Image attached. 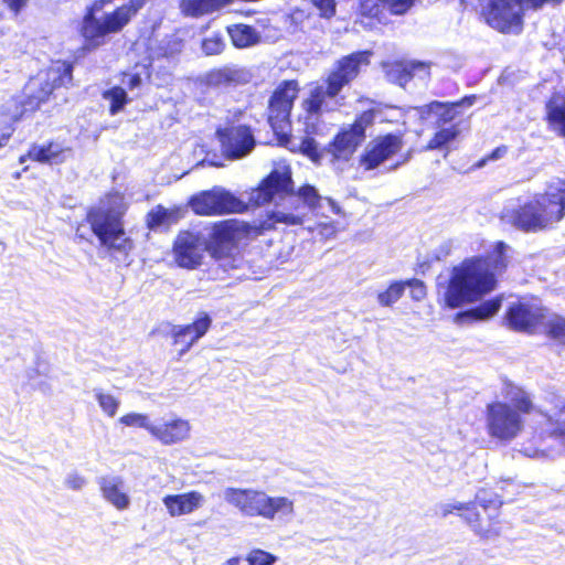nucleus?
I'll list each match as a JSON object with an SVG mask.
<instances>
[{
  "mask_svg": "<svg viewBox=\"0 0 565 565\" xmlns=\"http://www.w3.org/2000/svg\"><path fill=\"white\" fill-rule=\"evenodd\" d=\"M271 201H276L275 207L267 211L256 226L259 233L274 230L277 224H302L307 212L318 211L322 201L328 202L334 214H340L341 211L333 199L320 195L312 184L306 183L295 190L291 169L288 166L273 169L259 185L250 191L248 202L224 188L214 186L192 195L190 205L198 215H224L244 213L249 204L260 206Z\"/></svg>",
  "mask_w": 565,
  "mask_h": 565,
  "instance_id": "1",
  "label": "nucleus"
},
{
  "mask_svg": "<svg viewBox=\"0 0 565 565\" xmlns=\"http://www.w3.org/2000/svg\"><path fill=\"white\" fill-rule=\"evenodd\" d=\"M508 245L500 241L487 256L465 259L451 270L444 292L446 307L460 308L476 302L497 287V274L507 267Z\"/></svg>",
  "mask_w": 565,
  "mask_h": 565,
  "instance_id": "2",
  "label": "nucleus"
},
{
  "mask_svg": "<svg viewBox=\"0 0 565 565\" xmlns=\"http://www.w3.org/2000/svg\"><path fill=\"white\" fill-rule=\"evenodd\" d=\"M73 81V64L57 63L46 73L31 78L21 95L7 100L0 107V127L11 131L12 126L28 113H33L45 103L57 87L67 86Z\"/></svg>",
  "mask_w": 565,
  "mask_h": 565,
  "instance_id": "3",
  "label": "nucleus"
},
{
  "mask_svg": "<svg viewBox=\"0 0 565 565\" xmlns=\"http://www.w3.org/2000/svg\"><path fill=\"white\" fill-rule=\"evenodd\" d=\"M565 216V181L557 180L545 193L516 209L505 210L503 220L524 232H536Z\"/></svg>",
  "mask_w": 565,
  "mask_h": 565,
  "instance_id": "4",
  "label": "nucleus"
},
{
  "mask_svg": "<svg viewBox=\"0 0 565 565\" xmlns=\"http://www.w3.org/2000/svg\"><path fill=\"white\" fill-rule=\"evenodd\" d=\"M126 210L124 195L111 193L100 206L89 209L86 214L92 233L110 255L120 254L127 257L132 249V241L125 237L122 216Z\"/></svg>",
  "mask_w": 565,
  "mask_h": 565,
  "instance_id": "5",
  "label": "nucleus"
},
{
  "mask_svg": "<svg viewBox=\"0 0 565 565\" xmlns=\"http://www.w3.org/2000/svg\"><path fill=\"white\" fill-rule=\"evenodd\" d=\"M223 498L248 518L260 516L273 521L294 514L292 500L287 497H270L265 491L228 487L224 490Z\"/></svg>",
  "mask_w": 565,
  "mask_h": 565,
  "instance_id": "6",
  "label": "nucleus"
},
{
  "mask_svg": "<svg viewBox=\"0 0 565 565\" xmlns=\"http://www.w3.org/2000/svg\"><path fill=\"white\" fill-rule=\"evenodd\" d=\"M376 118V110L367 109L356 116L351 125L343 126L326 146L324 156L338 170H343L341 164H347L356 149L366 138V129L372 127Z\"/></svg>",
  "mask_w": 565,
  "mask_h": 565,
  "instance_id": "7",
  "label": "nucleus"
},
{
  "mask_svg": "<svg viewBox=\"0 0 565 565\" xmlns=\"http://www.w3.org/2000/svg\"><path fill=\"white\" fill-rule=\"evenodd\" d=\"M298 95L296 81H284L268 100V122L279 140L290 136V113Z\"/></svg>",
  "mask_w": 565,
  "mask_h": 565,
  "instance_id": "8",
  "label": "nucleus"
},
{
  "mask_svg": "<svg viewBox=\"0 0 565 565\" xmlns=\"http://www.w3.org/2000/svg\"><path fill=\"white\" fill-rule=\"evenodd\" d=\"M562 0H489L484 10L487 23L500 32H509L512 26L522 23V2L539 9L545 3H558Z\"/></svg>",
  "mask_w": 565,
  "mask_h": 565,
  "instance_id": "9",
  "label": "nucleus"
},
{
  "mask_svg": "<svg viewBox=\"0 0 565 565\" xmlns=\"http://www.w3.org/2000/svg\"><path fill=\"white\" fill-rule=\"evenodd\" d=\"M487 426L490 436L511 440L522 430L523 419L509 404L494 402L487 406Z\"/></svg>",
  "mask_w": 565,
  "mask_h": 565,
  "instance_id": "10",
  "label": "nucleus"
},
{
  "mask_svg": "<svg viewBox=\"0 0 565 565\" xmlns=\"http://www.w3.org/2000/svg\"><path fill=\"white\" fill-rule=\"evenodd\" d=\"M223 156L228 160H238L249 154L256 146L252 128L247 125L218 127L215 131Z\"/></svg>",
  "mask_w": 565,
  "mask_h": 565,
  "instance_id": "11",
  "label": "nucleus"
},
{
  "mask_svg": "<svg viewBox=\"0 0 565 565\" xmlns=\"http://www.w3.org/2000/svg\"><path fill=\"white\" fill-rule=\"evenodd\" d=\"M143 6V0H130L110 13H105L100 19H94L86 23L84 33L86 38L100 39L109 33L119 32L134 14Z\"/></svg>",
  "mask_w": 565,
  "mask_h": 565,
  "instance_id": "12",
  "label": "nucleus"
},
{
  "mask_svg": "<svg viewBox=\"0 0 565 565\" xmlns=\"http://www.w3.org/2000/svg\"><path fill=\"white\" fill-rule=\"evenodd\" d=\"M237 247V233L231 221H223L215 224L210 238L206 243V249L213 258L220 262V266L227 270L234 268L233 254Z\"/></svg>",
  "mask_w": 565,
  "mask_h": 565,
  "instance_id": "13",
  "label": "nucleus"
},
{
  "mask_svg": "<svg viewBox=\"0 0 565 565\" xmlns=\"http://www.w3.org/2000/svg\"><path fill=\"white\" fill-rule=\"evenodd\" d=\"M403 147V140L395 134H386L372 139L359 158L365 171H372L393 158Z\"/></svg>",
  "mask_w": 565,
  "mask_h": 565,
  "instance_id": "14",
  "label": "nucleus"
},
{
  "mask_svg": "<svg viewBox=\"0 0 565 565\" xmlns=\"http://www.w3.org/2000/svg\"><path fill=\"white\" fill-rule=\"evenodd\" d=\"M370 56L369 51H356L337 61L333 71L326 81L331 93L339 95L342 88L359 75L361 67L370 64Z\"/></svg>",
  "mask_w": 565,
  "mask_h": 565,
  "instance_id": "15",
  "label": "nucleus"
},
{
  "mask_svg": "<svg viewBox=\"0 0 565 565\" xmlns=\"http://www.w3.org/2000/svg\"><path fill=\"white\" fill-rule=\"evenodd\" d=\"M173 253L177 264L180 267L194 269L202 263L203 246L198 234L182 232L173 244Z\"/></svg>",
  "mask_w": 565,
  "mask_h": 565,
  "instance_id": "16",
  "label": "nucleus"
},
{
  "mask_svg": "<svg viewBox=\"0 0 565 565\" xmlns=\"http://www.w3.org/2000/svg\"><path fill=\"white\" fill-rule=\"evenodd\" d=\"M545 309L523 302L510 306L505 313L508 326L519 332H532L541 324Z\"/></svg>",
  "mask_w": 565,
  "mask_h": 565,
  "instance_id": "17",
  "label": "nucleus"
},
{
  "mask_svg": "<svg viewBox=\"0 0 565 565\" xmlns=\"http://www.w3.org/2000/svg\"><path fill=\"white\" fill-rule=\"evenodd\" d=\"M338 96L337 93H331L327 83L315 87L310 92V96L302 103L306 120H318L322 111L333 110L334 106H330L329 100L334 99V105H340Z\"/></svg>",
  "mask_w": 565,
  "mask_h": 565,
  "instance_id": "18",
  "label": "nucleus"
},
{
  "mask_svg": "<svg viewBox=\"0 0 565 565\" xmlns=\"http://www.w3.org/2000/svg\"><path fill=\"white\" fill-rule=\"evenodd\" d=\"M414 76L424 79L429 76V64L422 61L397 62L386 71L390 82L404 87Z\"/></svg>",
  "mask_w": 565,
  "mask_h": 565,
  "instance_id": "19",
  "label": "nucleus"
},
{
  "mask_svg": "<svg viewBox=\"0 0 565 565\" xmlns=\"http://www.w3.org/2000/svg\"><path fill=\"white\" fill-rule=\"evenodd\" d=\"M211 326L212 317L207 312L201 311L192 323L172 326L171 337L173 338V343H183L184 340L196 343L206 334Z\"/></svg>",
  "mask_w": 565,
  "mask_h": 565,
  "instance_id": "20",
  "label": "nucleus"
},
{
  "mask_svg": "<svg viewBox=\"0 0 565 565\" xmlns=\"http://www.w3.org/2000/svg\"><path fill=\"white\" fill-rule=\"evenodd\" d=\"M162 502L171 516H180L201 508L204 497L198 491H189L180 494H167Z\"/></svg>",
  "mask_w": 565,
  "mask_h": 565,
  "instance_id": "21",
  "label": "nucleus"
},
{
  "mask_svg": "<svg viewBox=\"0 0 565 565\" xmlns=\"http://www.w3.org/2000/svg\"><path fill=\"white\" fill-rule=\"evenodd\" d=\"M184 211L180 206L167 209L161 204L152 207L146 216V223L150 231H167L183 217Z\"/></svg>",
  "mask_w": 565,
  "mask_h": 565,
  "instance_id": "22",
  "label": "nucleus"
},
{
  "mask_svg": "<svg viewBox=\"0 0 565 565\" xmlns=\"http://www.w3.org/2000/svg\"><path fill=\"white\" fill-rule=\"evenodd\" d=\"M103 497L116 507L118 510H125L130 504V499L122 491L124 482L121 478L115 476H104L97 479Z\"/></svg>",
  "mask_w": 565,
  "mask_h": 565,
  "instance_id": "23",
  "label": "nucleus"
},
{
  "mask_svg": "<svg viewBox=\"0 0 565 565\" xmlns=\"http://www.w3.org/2000/svg\"><path fill=\"white\" fill-rule=\"evenodd\" d=\"M502 297H494L480 302L477 307L458 311L455 316V322L465 323L479 320H488L500 310Z\"/></svg>",
  "mask_w": 565,
  "mask_h": 565,
  "instance_id": "24",
  "label": "nucleus"
},
{
  "mask_svg": "<svg viewBox=\"0 0 565 565\" xmlns=\"http://www.w3.org/2000/svg\"><path fill=\"white\" fill-rule=\"evenodd\" d=\"M190 431V425L186 420L174 419L161 425H154L151 428V435L166 445L175 444L185 439Z\"/></svg>",
  "mask_w": 565,
  "mask_h": 565,
  "instance_id": "25",
  "label": "nucleus"
},
{
  "mask_svg": "<svg viewBox=\"0 0 565 565\" xmlns=\"http://www.w3.org/2000/svg\"><path fill=\"white\" fill-rule=\"evenodd\" d=\"M203 82L209 87L227 88L246 82V73L230 67L212 70L204 75Z\"/></svg>",
  "mask_w": 565,
  "mask_h": 565,
  "instance_id": "26",
  "label": "nucleus"
},
{
  "mask_svg": "<svg viewBox=\"0 0 565 565\" xmlns=\"http://www.w3.org/2000/svg\"><path fill=\"white\" fill-rule=\"evenodd\" d=\"M540 413L546 417L548 435L565 446V398H557L553 409Z\"/></svg>",
  "mask_w": 565,
  "mask_h": 565,
  "instance_id": "27",
  "label": "nucleus"
},
{
  "mask_svg": "<svg viewBox=\"0 0 565 565\" xmlns=\"http://www.w3.org/2000/svg\"><path fill=\"white\" fill-rule=\"evenodd\" d=\"M419 114L422 117H427L430 114H434L437 117V125L444 126L454 121L460 115V110L455 106V103L434 100L422 106L419 108Z\"/></svg>",
  "mask_w": 565,
  "mask_h": 565,
  "instance_id": "28",
  "label": "nucleus"
},
{
  "mask_svg": "<svg viewBox=\"0 0 565 565\" xmlns=\"http://www.w3.org/2000/svg\"><path fill=\"white\" fill-rule=\"evenodd\" d=\"M63 149L61 145L56 142H47L44 145H32L28 151L30 159L42 163H60L63 161L62 158Z\"/></svg>",
  "mask_w": 565,
  "mask_h": 565,
  "instance_id": "29",
  "label": "nucleus"
},
{
  "mask_svg": "<svg viewBox=\"0 0 565 565\" xmlns=\"http://www.w3.org/2000/svg\"><path fill=\"white\" fill-rule=\"evenodd\" d=\"M541 326L544 328V333L550 339L565 344V318L563 316L550 313L545 309Z\"/></svg>",
  "mask_w": 565,
  "mask_h": 565,
  "instance_id": "30",
  "label": "nucleus"
},
{
  "mask_svg": "<svg viewBox=\"0 0 565 565\" xmlns=\"http://www.w3.org/2000/svg\"><path fill=\"white\" fill-rule=\"evenodd\" d=\"M230 36L236 47H247L259 41L255 28L246 24H237L228 29Z\"/></svg>",
  "mask_w": 565,
  "mask_h": 565,
  "instance_id": "31",
  "label": "nucleus"
},
{
  "mask_svg": "<svg viewBox=\"0 0 565 565\" xmlns=\"http://www.w3.org/2000/svg\"><path fill=\"white\" fill-rule=\"evenodd\" d=\"M546 119L559 136L565 137V102L550 100L546 104Z\"/></svg>",
  "mask_w": 565,
  "mask_h": 565,
  "instance_id": "32",
  "label": "nucleus"
},
{
  "mask_svg": "<svg viewBox=\"0 0 565 565\" xmlns=\"http://www.w3.org/2000/svg\"><path fill=\"white\" fill-rule=\"evenodd\" d=\"M103 97L109 102V113L113 116L121 111L128 102L127 93L120 86L105 90Z\"/></svg>",
  "mask_w": 565,
  "mask_h": 565,
  "instance_id": "33",
  "label": "nucleus"
},
{
  "mask_svg": "<svg viewBox=\"0 0 565 565\" xmlns=\"http://www.w3.org/2000/svg\"><path fill=\"white\" fill-rule=\"evenodd\" d=\"M406 282L396 280L391 282L386 290L379 292L377 301L383 307H391L404 295Z\"/></svg>",
  "mask_w": 565,
  "mask_h": 565,
  "instance_id": "34",
  "label": "nucleus"
},
{
  "mask_svg": "<svg viewBox=\"0 0 565 565\" xmlns=\"http://www.w3.org/2000/svg\"><path fill=\"white\" fill-rule=\"evenodd\" d=\"M459 134L456 126L439 129L426 146L427 150L443 149L454 141Z\"/></svg>",
  "mask_w": 565,
  "mask_h": 565,
  "instance_id": "35",
  "label": "nucleus"
},
{
  "mask_svg": "<svg viewBox=\"0 0 565 565\" xmlns=\"http://www.w3.org/2000/svg\"><path fill=\"white\" fill-rule=\"evenodd\" d=\"M145 79H150V72L148 66L136 65L134 72L125 73L122 77V84H125L129 89L134 90L139 88Z\"/></svg>",
  "mask_w": 565,
  "mask_h": 565,
  "instance_id": "36",
  "label": "nucleus"
},
{
  "mask_svg": "<svg viewBox=\"0 0 565 565\" xmlns=\"http://www.w3.org/2000/svg\"><path fill=\"white\" fill-rule=\"evenodd\" d=\"M473 505H475L473 502L465 503V508L462 510V511H465V513H462L460 515L465 519V521L469 524V526L476 534H478L482 537H488L489 531H484L481 527L480 514L478 511H476Z\"/></svg>",
  "mask_w": 565,
  "mask_h": 565,
  "instance_id": "37",
  "label": "nucleus"
},
{
  "mask_svg": "<svg viewBox=\"0 0 565 565\" xmlns=\"http://www.w3.org/2000/svg\"><path fill=\"white\" fill-rule=\"evenodd\" d=\"M475 502L482 507L486 511L490 509H499L503 504L499 495L489 489L478 490L475 497Z\"/></svg>",
  "mask_w": 565,
  "mask_h": 565,
  "instance_id": "38",
  "label": "nucleus"
},
{
  "mask_svg": "<svg viewBox=\"0 0 565 565\" xmlns=\"http://www.w3.org/2000/svg\"><path fill=\"white\" fill-rule=\"evenodd\" d=\"M119 423L128 427L145 428L151 434L154 427L149 420L148 415L140 413H128L119 418Z\"/></svg>",
  "mask_w": 565,
  "mask_h": 565,
  "instance_id": "39",
  "label": "nucleus"
},
{
  "mask_svg": "<svg viewBox=\"0 0 565 565\" xmlns=\"http://www.w3.org/2000/svg\"><path fill=\"white\" fill-rule=\"evenodd\" d=\"M95 397L100 408L110 417L115 416L119 407V401L110 394H105L100 390H95Z\"/></svg>",
  "mask_w": 565,
  "mask_h": 565,
  "instance_id": "40",
  "label": "nucleus"
},
{
  "mask_svg": "<svg viewBox=\"0 0 565 565\" xmlns=\"http://www.w3.org/2000/svg\"><path fill=\"white\" fill-rule=\"evenodd\" d=\"M384 9L394 15H403L414 6L416 0H379Z\"/></svg>",
  "mask_w": 565,
  "mask_h": 565,
  "instance_id": "41",
  "label": "nucleus"
},
{
  "mask_svg": "<svg viewBox=\"0 0 565 565\" xmlns=\"http://www.w3.org/2000/svg\"><path fill=\"white\" fill-rule=\"evenodd\" d=\"M216 1L217 0H188L185 9L190 14L198 17L211 11L215 7Z\"/></svg>",
  "mask_w": 565,
  "mask_h": 565,
  "instance_id": "42",
  "label": "nucleus"
},
{
  "mask_svg": "<svg viewBox=\"0 0 565 565\" xmlns=\"http://www.w3.org/2000/svg\"><path fill=\"white\" fill-rule=\"evenodd\" d=\"M248 565H274L276 557L262 550L253 551L247 557Z\"/></svg>",
  "mask_w": 565,
  "mask_h": 565,
  "instance_id": "43",
  "label": "nucleus"
},
{
  "mask_svg": "<svg viewBox=\"0 0 565 565\" xmlns=\"http://www.w3.org/2000/svg\"><path fill=\"white\" fill-rule=\"evenodd\" d=\"M512 401L516 407L515 411L519 413L529 414L533 409V404L530 399V396L523 391H519Z\"/></svg>",
  "mask_w": 565,
  "mask_h": 565,
  "instance_id": "44",
  "label": "nucleus"
},
{
  "mask_svg": "<svg viewBox=\"0 0 565 565\" xmlns=\"http://www.w3.org/2000/svg\"><path fill=\"white\" fill-rule=\"evenodd\" d=\"M380 7L382 4L379 0H361L359 11L363 17L373 18L380 13Z\"/></svg>",
  "mask_w": 565,
  "mask_h": 565,
  "instance_id": "45",
  "label": "nucleus"
},
{
  "mask_svg": "<svg viewBox=\"0 0 565 565\" xmlns=\"http://www.w3.org/2000/svg\"><path fill=\"white\" fill-rule=\"evenodd\" d=\"M508 152L507 146H500L493 149L487 157L481 158L473 164V169H481L483 168L488 161H495L504 157Z\"/></svg>",
  "mask_w": 565,
  "mask_h": 565,
  "instance_id": "46",
  "label": "nucleus"
},
{
  "mask_svg": "<svg viewBox=\"0 0 565 565\" xmlns=\"http://www.w3.org/2000/svg\"><path fill=\"white\" fill-rule=\"evenodd\" d=\"M448 254V249L444 246L440 247L439 250H435L433 254H429L425 260L418 259V268L422 274L430 267L431 263L438 262L441 259V256H446Z\"/></svg>",
  "mask_w": 565,
  "mask_h": 565,
  "instance_id": "47",
  "label": "nucleus"
},
{
  "mask_svg": "<svg viewBox=\"0 0 565 565\" xmlns=\"http://www.w3.org/2000/svg\"><path fill=\"white\" fill-rule=\"evenodd\" d=\"M448 254V249L444 246L440 247L439 250H435L433 254H429L425 260L418 259V268L422 274L430 267L431 263L438 262L441 259V256H446Z\"/></svg>",
  "mask_w": 565,
  "mask_h": 565,
  "instance_id": "48",
  "label": "nucleus"
},
{
  "mask_svg": "<svg viewBox=\"0 0 565 565\" xmlns=\"http://www.w3.org/2000/svg\"><path fill=\"white\" fill-rule=\"evenodd\" d=\"M224 43L220 38L205 39L202 42V50L206 55H215L222 52Z\"/></svg>",
  "mask_w": 565,
  "mask_h": 565,
  "instance_id": "49",
  "label": "nucleus"
},
{
  "mask_svg": "<svg viewBox=\"0 0 565 565\" xmlns=\"http://www.w3.org/2000/svg\"><path fill=\"white\" fill-rule=\"evenodd\" d=\"M313 4L320 10V15L330 19L335 14L334 0H312Z\"/></svg>",
  "mask_w": 565,
  "mask_h": 565,
  "instance_id": "50",
  "label": "nucleus"
},
{
  "mask_svg": "<svg viewBox=\"0 0 565 565\" xmlns=\"http://www.w3.org/2000/svg\"><path fill=\"white\" fill-rule=\"evenodd\" d=\"M309 230L316 233L317 236H320V238H329L335 234V227L330 222L318 223L315 228L309 227Z\"/></svg>",
  "mask_w": 565,
  "mask_h": 565,
  "instance_id": "51",
  "label": "nucleus"
},
{
  "mask_svg": "<svg viewBox=\"0 0 565 565\" xmlns=\"http://www.w3.org/2000/svg\"><path fill=\"white\" fill-rule=\"evenodd\" d=\"M404 282H406V287H411L412 288V297L413 299L415 300H420L425 297L426 295V287L424 285V282L422 280H418V279H408V280H405Z\"/></svg>",
  "mask_w": 565,
  "mask_h": 565,
  "instance_id": "52",
  "label": "nucleus"
},
{
  "mask_svg": "<svg viewBox=\"0 0 565 565\" xmlns=\"http://www.w3.org/2000/svg\"><path fill=\"white\" fill-rule=\"evenodd\" d=\"M86 483V480L76 472L68 473L65 479V484L72 490H81Z\"/></svg>",
  "mask_w": 565,
  "mask_h": 565,
  "instance_id": "53",
  "label": "nucleus"
},
{
  "mask_svg": "<svg viewBox=\"0 0 565 565\" xmlns=\"http://www.w3.org/2000/svg\"><path fill=\"white\" fill-rule=\"evenodd\" d=\"M465 508V503L454 502V503H443L440 504V513L444 518L455 511H462Z\"/></svg>",
  "mask_w": 565,
  "mask_h": 565,
  "instance_id": "54",
  "label": "nucleus"
},
{
  "mask_svg": "<svg viewBox=\"0 0 565 565\" xmlns=\"http://www.w3.org/2000/svg\"><path fill=\"white\" fill-rule=\"evenodd\" d=\"M11 11L14 13H19L22 8L25 6L26 0H2Z\"/></svg>",
  "mask_w": 565,
  "mask_h": 565,
  "instance_id": "55",
  "label": "nucleus"
},
{
  "mask_svg": "<svg viewBox=\"0 0 565 565\" xmlns=\"http://www.w3.org/2000/svg\"><path fill=\"white\" fill-rule=\"evenodd\" d=\"M476 99H477L476 95H467V96L462 97L460 100H457L454 103H455V106H457L458 109H460L462 107L472 106L475 104Z\"/></svg>",
  "mask_w": 565,
  "mask_h": 565,
  "instance_id": "56",
  "label": "nucleus"
},
{
  "mask_svg": "<svg viewBox=\"0 0 565 565\" xmlns=\"http://www.w3.org/2000/svg\"><path fill=\"white\" fill-rule=\"evenodd\" d=\"M177 345H181V349L179 351V355L182 356L184 355L186 352H189L191 350V348L195 344L194 342H191V341H188V340H184L183 343H175Z\"/></svg>",
  "mask_w": 565,
  "mask_h": 565,
  "instance_id": "57",
  "label": "nucleus"
},
{
  "mask_svg": "<svg viewBox=\"0 0 565 565\" xmlns=\"http://www.w3.org/2000/svg\"><path fill=\"white\" fill-rule=\"evenodd\" d=\"M12 131H13V129H11V131L9 130V131L2 132L0 135V148L4 147L8 143L9 139L12 135Z\"/></svg>",
  "mask_w": 565,
  "mask_h": 565,
  "instance_id": "58",
  "label": "nucleus"
},
{
  "mask_svg": "<svg viewBox=\"0 0 565 565\" xmlns=\"http://www.w3.org/2000/svg\"><path fill=\"white\" fill-rule=\"evenodd\" d=\"M75 237H76L77 239H86V236H85V234H84V233H83V231H82V227H78V228L76 230Z\"/></svg>",
  "mask_w": 565,
  "mask_h": 565,
  "instance_id": "59",
  "label": "nucleus"
},
{
  "mask_svg": "<svg viewBox=\"0 0 565 565\" xmlns=\"http://www.w3.org/2000/svg\"><path fill=\"white\" fill-rule=\"evenodd\" d=\"M239 557H232L227 561V565H239Z\"/></svg>",
  "mask_w": 565,
  "mask_h": 565,
  "instance_id": "60",
  "label": "nucleus"
},
{
  "mask_svg": "<svg viewBox=\"0 0 565 565\" xmlns=\"http://www.w3.org/2000/svg\"><path fill=\"white\" fill-rule=\"evenodd\" d=\"M28 159H30V157L26 154H23L19 158V163L20 164H23Z\"/></svg>",
  "mask_w": 565,
  "mask_h": 565,
  "instance_id": "61",
  "label": "nucleus"
},
{
  "mask_svg": "<svg viewBox=\"0 0 565 565\" xmlns=\"http://www.w3.org/2000/svg\"><path fill=\"white\" fill-rule=\"evenodd\" d=\"M20 177H21V172H15V173H13V178H14L15 180L20 179Z\"/></svg>",
  "mask_w": 565,
  "mask_h": 565,
  "instance_id": "62",
  "label": "nucleus"
},
{
  "mask_svg": "<svg viewBox=\"0 0 565 565\" xmlns=\"http://www.w3.org/2000/svg\"><path fill=\"white\" fill-rule=\"evenodd\" d=\"M401 166V162L395 163L393 167H391V170H395Z\"/></svg>",
  "mask_w": 565,
  "mask_h": 565,
  "instance_id": "63",
  "label": "nucleus"
}]
</instances>
